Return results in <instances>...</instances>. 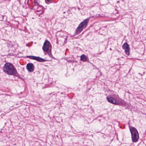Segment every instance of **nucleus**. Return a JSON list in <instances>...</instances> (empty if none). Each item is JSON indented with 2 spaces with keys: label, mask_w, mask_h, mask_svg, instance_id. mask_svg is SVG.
I'll list each match as a JSON object with an SVG mask.
<instances>
[{
  "label": "nucleus",
  "mask_w": 146,
  "mask_h": 146,
  "mask_svg": "<svg viewBox=\"0 0 146 146\" xmlns=\"http://www.w3.org/2000/svg\"><path fill=\"white\" fill-rule=\"evenodd\" d=\"M4 72L6 74L10 75L18 76V73L17 70L13 64L10 63H6L3 67Z\"/></svg>",
  "instance_id": "nucleus-1"
},
{
  "label": "nucleus",
  "mask_w": 146,
  "mask_h": 146,
  "mask_svg": "<svg viewBox=\"0 0 146 146\" xmlns=\"http://www.w3.org/2000/svg\"><path fill=\"white\" fill-rule=\"evenodd\" d=\"M129 129L131 134L133 142H137L139 138V133L137 130L133 127H130Z\"/></svg>",
  "instance_id": "nucleus-2"
},
{
  "label": "nucleus",
  "mask_w": 146,
  "mask_h": 146,
  "mask_svg": "<svg viewBox=\"0 0 146 146\" xmlns=\"http://www.w3.org/2000/svg\"><path fill=\"white\" fill-rule=\"evenodd\" d=\"M51 45L49 42L47 40H46L42 47L43 50L45 52H48L49 50V47Z\"/></svg>",
  "instance_id": "nucleus-3"
},
{
  "label": "nucleus",
  "mask_w": 146,
  "mask_h": 146,
  "mask_svg": "<svg viewBox=\"0 0 146 146\" xmlns=\"http://www.w3.org/2000/svg\"><path fill=\"white\" fill-rule=\"evenodd\" d=\"M122 48L125 50V54L129 55V45L127 43H124L122 45Z\"/></svg>",
  "instance_id": "nucleus-4"
},
{
  "label": "nucleus",
  "mask_w": 146,
  "mask_h": 146,
  "mask_svg": "<svg viewBox=\"0 0 146 146\" xmlns=\"http://www.w3.org/2000/svg\"><path fill=\"white\" fill-rule=\"evenodd\" d=\"M27 69L30 72H33L34 70V67L33 64L31 63L27 64L26 66Z\"/></svg>",
  "instance_id": "nucleus-5"
},
{
  "label": "nucleus",
  "mask_w": 146,
  "mask_h": 146,
  "mask_svg": "<svg viewBox=\"0 0 146 146\" xmlns=\"http://www.w3.org/2000/svg\"><path fill=\"white\" fill-rule=\"evenodd\" d=\"M82 31V22L79 24L76 30L74 33L75 35H77L79 34Z\"/></svg>",
  "instance_id": "nucleus-6"
},
{
  "label": "nucleus",
  "mask_w": 146,
  "mask_h": 146,
  "mask_svg": "<svg viewBox=\"0 0 146 146\" xmlns=\"http://www.w3.org/2000/svg\"><path fill=\"white\" fill-rule=\"evenodd\" d=\"M108 101L112 104H117V103L115 99L113 98L111 96H109L106 98Z\"/></svg>",
  "instance_id": "nucleus-7"
},
{
  "label": "nucleus",
  "mask_w": 146,
  "mask_h": 146,
  "mask_svg": "<svg viewBox=\"0 0 146 146\" xmlns=\"http://www.w3.org/2000/svg\"><path fill=\"white\" fill-rule=\"evenodd\" d=\"M89 20L90 18H88L84 20V21H83V29L86 27Z\"/></svg>",
  "instance_id": "nucleus-8"
},
{
  "label": "nucleus",
  "mask_w": 146,
  "mask_h": 146,
  "mask_svg": "<svg viewBox=\"0 0 146 146\" xmlns=\"http://www.w3.org/2000/svg\"><path fill=\"white\" fill-rule=\"evenodd\" d=\"M40 5H38V3L37 2H35L34 5L33 7V9L35 10V12L36 10H37V9Z\"/></svg>",
  "instance_id": "nucleus-9"
},
{
  "label": "nucleus",
  "mask_w": 146,
  "mask_h": 146,
  "mask_svg": "<svg viewBox=\"0 0 146 146\" xmlns=\"http://www.w3.org/2000/svg\"><path fill=\"white\" fill-rule=\"evenodd\" d=\"M36 60L38 61L41 62H44L46 61V60L38 56H37Z\"/></svg>",
  "instance_id": "nucleus-10"
},
{
  "label": "nucleus",
  "mask_w": 146,
  "mask_h": 146,
  "mask_svg": "<svg viewBox=\"0 0 146 146\" xmlns=\"http://www.w3.org/2000/svg\"><path fill=\"white\" fill-rule=\"evenodd\" d=\"M88 61L89 62V61L88 60V57L87 56L85 55L84 54H83V61Z\"/></svg>",
  "instance_id": "nucleus-11"
},
{
  "label": "nucleus",
  "mask_w": 146,
  "mask_h": 146,
  "mask_svg": "<svg viewBox=\"0 0 146 146\" xmlns=\"http://www.w3.org/2000/svg\"><path fill=\"white\" fill-rule=\"evenodd\" d=\"M126 104V102H125L123 100H122L120 101V105L122 106H125Z\"/></svg>",
  "instance_id": "nucleus-12"
},
{
  "label": "nucleus",
  "mask_w": 146,
  "mask_h": 146,
  "mask_svg": "<svg viewBox=\"0 0 146 146\" xmlns=\"http://www.w3.org/2000/svg\"><path fill=\"white\" fill-rule=\"evenodd\" d=\"M27 57H29V58H30L31 59H33L36 60L37 56H27Z\"/></svg>",
  "instance_id": "nucleus-13"
},
{
  "label": "nucleus",
  "mask_w": 146,
  "mask_h": 146,
  "mask_svg": "<svg viewBox=\"0 0 146 146\" xmlns=\"http://www.w3.org/2000/svg\"><path fill=\"white\" fill-rule=\"evenodd\" d=\"M42 6H39L38 8L37 9V10H36L35 12H38L40 11H43L42 9Z\"/></svg>",
  "instance_id": "nucleus-14"
},
{
  "label": "nucleus",
  "mask_w": 146,
  "mask_h": 146,
  "mask_svg": "<svg viewBox=\"0 0 146 146\" xmlns=\"http://www.w3.org/2000/svg\"><path fill=\"white\" fill-rule=\"evenodd\" d=\"M43 11H39L38 12H36V13L38 15H40V14H42L43 13Z\"/></svg>",
  "instance_id": "nucleus-15"
},
{
  "label": "nucleus",
  "mask_w": 146,
  "mask_h": 146,
  "mask_svg": "<svg viewBox=\"0 0 146 146\" xmlns=\"http://www.w3.org/2000/svg\"><path fill=\"white\" fill-rule=\"evenodd\" d=\"M45 2L47 4H49V2L51 0H45Z\"/></svg>",
  "instance_id": "nucleus-16"
},
{
  "label": "nucleus",
  "mask_w": 146,
  "mask_h": 146,
  "mask_svg": "<svg viewBox=\"0 0 146 146\" xmlns=\"http://www.w3.org/2000/svg\"><path fill=\"white\" fill-rule=\"evenodd\" d=\"M67 61L68 62H72V60H69V59H67Z\"/></svg>",
  "instance_id": "nucleus-17"
},
{
  "label": "nucleus",
  "mask_w": 146,
  "mask_h": 146,
  "mask_svg": "<svg viewBox=\"0 0 146 146\" xmlns=\"http://www.w3.org/2000/svg\"><path fill=\"white\" fill-rule=\"evenodd\" d=\"M1 17L2 18V19L1 20V21H2L3 20V18L4 16L3 15H1Z\"/></svg>",
  "instance_id": "nucleus-18"
},
{
  "label": "nucleus",
  "mask_w": 146,
  "mask_h": 146,
  "mask_svg": "<svg viewBox=\"0 0 146 146\" xmlns=\"http://www.w3.org/2000/svg\"><path fill=\"white\" fill-rule=\"evenodd\" d=\"M80 60L82 61V55H81L80 56Z\"/></svg>",
  "instance_id": "nucleus-19"
},
{
  "label": "nucleus",
  "mask_w": 146,
  "mask_h": 146,
  "mask_svg": "<svg viewBox=\"0 0 146 146\" xmlns=\"http://www.w3.org/2000/svg\"><path fill=\"white\" fill-rule=\"evenodd\" d=\"M17 1H18V2H19L20 4H21L20 3V0H17Z\"/></svg>",
  "instance_id": "nucleus-20"
},
{
  "label": "nucleus",
  "mask_w": 146,
  "mask_h": 146,
  "mask_svg": "<svg viewBox=\"0 0 146 146\" xmlns=\"http://www.w3.org/2000/svg\"><path fill=\"white\" fill-rule=\"evenodd\" d=\"M16 77H18L19 78H20V75L18 74V76H16Z\"/></svg>",
  "instance_id": "nucleus-21"
},
{
  "label": "nucleus",
  "mask_w": 146,
  "mask_h": 146,
  "mask_svg": "<svg viewBox=\"0 0 146 146\" xmlns=\"http://www.w3.org/2000/svg\"><path fill=\"white\" fill-rule=\"evenodd\" d=\"M119 1H117V3H119Z\"/></svg>",
  "instance_id": "nucleus-22"
},
{
  "label": "nucleus",
  "mask_w": 146,
  "mask_h": 146,
  "mask_svg": "<svg viewBox=\"0 0 146 146\" xmlns=\"http://www.w3.org/2000/svg\"><path fill=\"white\" fill-rule=\"evenodd\" d=\"M145 73V72H143V74L141 75H143Z\"/></svg>",
  "instance_id": "nucleus-23"
},
{
  "label": "nucleus",
  "mask_w": 146,
  "mask_h": 146,
  "mask_svg": "<svg viewBox=\"0 0 146 146\" xmlns=\"http://www.w3.org/2000/svg\"><path fill=\"white\" fill-rule=\"evenodd\" d=\"M63 94V92H62V93H61V94Z\"/></svg>",
  "instance_id": "nucleus-24"
},
{
  "label": "nucleus",
  "mask_w": 146,
  "mask_h": 146,
  "mask_svg": "<svg viewBox=\"0 0 146 146\" xmlns=\"http://www.w3.org/2000/svg\"><path fill=\"white\" fill-rule=\"evenodd\" d=\"M63 13H65V11Z\"/></svg>",
  "instance_id": "nucleus-25"
},
{
  "label": "nucleus",
  "mask_w": 146,
  "mask_h": 146,
  "mask_svg": "<svg viewBox=\"0 0 146 146\" xmlns=\"http://www.w3.org/2000/svg\"><path fill=\"white\" fill-rule=\"evenodd\" d=\"M28 1H27V4H28Z\"/></svg>",
  "instance_id": "nucleus-26"
}]
</instances>
